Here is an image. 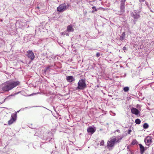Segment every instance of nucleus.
I'll use <instances>...</instances> for the list:
<instances>
[{"label": "nucleus", "instance_id": "obj_1", "mask_svg": "<svg viewBox=\"0 0 154 154\" xmlns=\"http://www.w3.org/2000/svg\"><path fill=\"white\" fill-rule=\"evenodd\" d=\"M19 84L20 82L18 81H8L3 84L2 88V90L5 92H7L12 90Z\"/></svg>", "mask_w": 154, "mask_h": 154}, {"label": "nucleus", "instance_id": "obj_2", "mask_svg": "<svg viewBox=\"0 0 154 154\" xmlns=\"http://www.w3.org/2000/svg\"><path fill=\"white\" fill-rule=\"evenodd\" d=\"M122 138V137L119 136L112 137L107 142L108 147L109 148L113 147L115 143L119 142Z\"/></svg>", "mask_w": 154, "mask_h": 154}, {"label": "nucleus", "instance_id": "obj_3", "mask_svg": "<svg viewBox=\"0 0 154 154\" xmlns=\"http://www.w3.org/2000/svg\"><path fill=\"white\" fill-rule=\"evenodd\" d=\"M77 84L78 87L76 88L77 90H83L86 87L85 81L83 79L79 80Z\"/></svg>", "mask_w": 154, "mask_h": 154}, {"label": "nucleus", "instance_id": "obj_4", "mask_svg": "<svg viewBox=\"0 0 154 154\" xmlns=\"http://www.w3.org/2000/svg\"><path fill=\"white\" fill-rule=\"evenodd\" d=\"M69 4L67 3L66 5V4L64 3L63 4H60L59 6L57 8V10L58 11L60 12H63L67 9L69 6Z\"/></svg>", "mask_w": 154, "mask_h": 154}, {"label": "nucleus", "instance_id": "obj_5", "mask_svg": "<svg viewBox=\"0 0 154 154\" xmlns=\"http://www.w3.org/2000/svg\"><path fill=\"white\" fill-rule=\"evenodd\" d=\"M153 138L151 136H147L145 139L144 141L146 145L147 146H149L152 143Z\"/></svg>", "mask_w": 154, "mask_h": 154}, {"label": "nucleus", "instance_id": "obj_6", "mask_svg": "<svg viewBox=\"0 0 154 154\" xmlns=\"http://www.w3.org/2000/svg\"><path fill=\"white\" fill-rule=\"evenodd\" d=\"M17 118V112H15L13 114H12L11 117V119L8 121V124L9 125L12 124L14 122L16 121Z\"/></svg>", "mask_w": 154, "mask_h": 154}, {"label": "nucleus", "instance_id": "obj_7", "mask_svg": "<svg viewBox=\"0 0 154 154\" xmlns=\"http://www.w3.org/2000/svg\"><path fill=\"white\" fill-rule=\"evenodd\" d=\"M131 17L135 20L137 19L140 17V15L137 12V11L136 10L132 12L131 14Z\"/></svg>", "mask_w": 154, "mask_h": 154}, {"label": "nucleus", "instance_id": "obj_8", "mask_svg": "<svg viewBox=\"0 0 154 154\" xmlns=\"http://www.w3.org/2000/svg\"><path fill=\"white\" fill-rule=\"evenodd\" d=\"M27 55L28 57L31 60H33L35 57V56L32 51L29 50L27 51Z\"/></svg>", "mask_w": 154, "mask_h": 154}, {"label": "nucleus", "instance_id": "obj_9", "mask_svg": "<svg viewBox=\"0 0 154 154\" xmlns=\"http://www.w3.org/2000/svg\"><path fill=\"white\" fill-rule=\"evenodd\" d=\"M126 0H121L120 2L121 11L124 12L125 11V2Z\"/></svg>", "mask_w": 154, "mask_h": 154}, {"label": "nucleus", "instance_id": "obj_10", "mask_svg": "<svg viewBox=\"0 0 154 154\" xmlns=\"http://www.w3.org/2000/svg\"><path fill=\"white\" fill-rule=\"evenodd\" d=\"M95 129L94 128L89 127L88 128L87 131L88 133L92 134L95 132Z\"/></svg>", "mask_w": 154, "mask_h": 154}, {"label": "nucleus", "instance_id": "obj_11", "mask_svg": "<svg viewBox=\"0 0 154 154\" xmlns=\"http://www.w3.org/2000/svg\"><path fill=\"white\" fill-rule=\"evenodd\" d=\"M17 23L19 24V27L20 28H23L24 27H25V26L26 25V23L20 21L18 22Z\"/></svg>", "mask_w": 154, "mask_h": 154}, {"label": "nucleus", "instance_id": "obj_12", "mask_svg": "<svg viewBox=\"0 0 154 154\" xmlns=\"http://www.w3.org/2000/svg\"><path fill=\"white\" fill-rule=\"evenodd\" d=\"M66 79L67 81L69 82H72L75 80V79L72 76H66Z\"/></svg>", "mask_w": 154, "mask_h": 154}, {"label": "nucleus", "instance_id": "obj_13", "mask_svg": "<svg viewBox=\"0 0 154 154\" xmlns=\"http://www.w3.org/2000/svg\"><path fill=\"white\" fill-rule=\"evenodd\" d=\"M131 112L132 113L136 115H138L139 113V111L138 110L135 108H132L131 109Z\"/></svg>", "mask_w": 154, "mask_h": 154}, {"label": "nucleus", "instance_id": "obj_14", "mask_svg": "<svg viewBox=\"0 0 154 154\" xmlns=\"http://www.w3.org/2000/svg\"><path fill=\"white\" fill-rule=\"evenodd\" d=\"M67 30L68 32H72L74 31V29L72 27V25H69L67 26Z\"/></svg>", "mask_w": 154, "mask_h": 154}, {"label": "nucleus", "instance_id": "obj_15", "mask_svg": "<svg viewBox=\"0 0 154 154\" xmlns=\"http://www.w3.org/2000/svg\"><path fill=\"white\" fill-rule=\"evenodd\" d=\"M139 146L140 148V152L141 154L143 153L145 151L144 147L141 144H139Z\"/></svg>", "mask_w": 154, "mask_h": 154}, {"label": "nucleus", "instance_id": "obj_16", "mask_svg": "<svg viewBox=\"0 0 154 154\" xmlns=\"http://www.w3.org/2000/svg\"><path fill=\"white\" fill-rule=\"evenodd\" d=\"M149 125L146 123H145L143 125V128L144 129H146L148 128Z\"/></svg>", "mask_w": 154, "mask_h": 154}, {"label": "nucleus", "instance_id": "obj_17", "mask_svg": "<svg viewBox=\"0 0 154 154\" xmlns=\"http://www.w3.org/2000/svg\"><path fill=\"white\" fill-rule=\"evenodd\" d=\"M141 122L140 120L139 119H137L135 120V123L136 124H139Z\"/></svg>", "mask_w": 154, "mask_h": 154}, {"label": "nucleus", "instance_id": "obj_18", "mask_svg": "<svg viewBox=\"0 0 154 154\" xmlns=\"http://www.w3.org/2000/svg\"><path fill=\"white\" fill-rule=\"evenodd\" d=\"M35 35H32V34H29L28 35V38H35Z\"/></svg>", "mask_w": 154, "mask_h": 154}, {"label": "nucleus", "instance_id": "obj_19", "mask_svg": "<svg viewBox=\"0 0 154 154\" xmlns=\"http://www.w3.org/2000/svg\"><path fill=\"white\" fill-rule=\"evenodd\" d=\"M129 90V87H126L124 88L123 90L125 92H127Z\"/></svg>", "mask_w": 154, "mask_h": 154}, {"label": "nucleus", "instance_id": "obj_20", "mask_svg": "<svg viewBox=\"0 0 154 154\" xmlns=\"http://www.w3.org/2000/svg\"><path fill=\"white\" fill-rule=\"evenodd\" d=\"M125 32H124L122 33V35L120 37H122V38H124L125 37Z\"/></svg>", "mask_w": 154, "mask_h": 154}, {"label": "nucleus", "instance_id": "obj_21", "mask_svg": "<svg viewBox=\"0 0 154 154\" xmlns=\"http://www.w3.org/2000/svg\"><path fill=\"white\" fill-rule=\"evenodd\" d=\"M50 69V67L49 66L47 67L46 69H45V72H48V71H49Z\"/></svg>", "mask_w": 154, "mask_h": 154}, {"label": "nucleus", "instance_id": "obj_22", "mask_svg": "<svg viewBox=\"0 0 154 154\" xmlns=\"http://www.w3.org/2000/svg\"><path fill=\"white\" fill-rule=\"evenodd\" d=\"M104 142L103 140H102L100 143V145L101 146H103L104 144Z\"/></svg>", "mask_w": 154, "mask_h": 154}, {"label": "nucleus", "instance_id": "obj_23", "mask_svg": "<svg viewBox=\"0 0 154 154\" xmlns=\"http://www.w3.org/2000/svg\"><path fill=\"white\" fill-rule=\"evenodd\" d=\"M92 9L95 11H97V9L95 6H93L92 7Z\"/></svg>", "mask_w": 154, "mask_h": 154}, {"label": "nucleus", "instance_id": "obj_24", "mask_svg": "<svg viewBox=\"0 0 154 154\" xmlns=\"http://www.w3.org/2000/svg\"><path fill=\"white\" fill-rule=\"evenodd\" d=\"M20 93V92H18L17 93H15L14 94H11V95H10V96H8V97H10L11 96H14V95H16L17 94H18Z\"/></svg>", "mask_w": 154, "mask_h": 154}, {"label": "nucleus", "instance_id": "obj_25", "mask_svg": "<svg viewBox=\"0 0 154 154\" xmlns=\"http://www.w3.org/2000/svg\"><path fill=\"white\" fill-rule=\"evenodd\" d=\"M136 142V140H133L132 142V143H131L132 144V145H134L135 144Z\"/></svg>", "mask_w": 154, "mask_h": 154}, {"label": "nucleus", "instance_id": "obj_26", "mask_svg": "<svg viewBox=\"0 0 154 154\" xmlns=\"http://www.w3.org/2000/svg\"><path fill=\"white\" fill-rule=\"evenodd\" d=\"M100 56V54L99 53H97V54H96V56L97 57H99Z\"/></svg>", "mask_w": 154, "mask_h": 154}, {"label": "nucleus", "instance_id": "obj_27", "mask_svg": "<svg viewBox=\"0 0 154 154\" xmlns=\"http://www.w3.org/2000/svg\"><path fill=\"white\" fill-rule=\"evenodd\" d=\"M137 107L138 108H140L141 107V106L140 105L137 104Z\"/></svg>", "mask_w": 154, "mask_h": 154}, {"label": "nucleus", "instance_id": "obj_28", "mask_svg": "<svg viewBox=\"0 0 154 154\" xmlns=\"http://www.w3.org/2000/svg\"><path fill=\"white\" fill-rule=\"evenodd\" d=\"M60 39H58V40H57V41L58 43H59V44L60 45V44H61V43L60 42Z\"/></svg>", "mask_w": 154, "mask_h": 154}, {"label": "nucleus", "instance_id": "obj_29", "mask_svg": "<svg viewBox=\"0 0 154 154\" xmlns=\"http://www.w3.org/2000/svg\"><path fill=\"white\" fill-rule=\"evenodd\" d=\"M131 130H129L128 131V134H130L131 132Z\"/></svg>", "mask_w": 154, "mask_h": 154}, {"label": "nucleus", "instance_id": "obj_30", "mask_svg": "<svg viewBox=\"0 0 154 154\" xmlns=\"http://www.w3.org/2000/svg\"><path fill=\"white\" fill-rule=\"evenodd\" d=\"M126 47H124L123 48V50H126Z\"/></svg>", "mask_w": 154, "mask_h": 154}, {"label": "nucleus", "instance_id": "obj_31", "mask_svg": "<svg viewBox=\"0 0 154 154\" xmlns=\"http://www.w3.org/2000/svg\"><path fill=\"white\" fill-rule=\"evenodd\" d=\"M65 33H65V32L64 33V32H62V33H61V34H62V35H65Z\"/></svg>", "mask_w": 154, "mask_h": 154}, {"label": "nucleus", "instance_id": "obj_32", "mask_svg": "<svg viewBox=\"0 0 154 154\" xmlns=\"http://www.w3.org/2000/svg\"><path fill=\"white\" fill-rule=\"evenodd\" d=\"M116 131H119V130H116Z\"/></svg>", "mask_w": 154, "mask_h": 154}, {"label": "nucleus", "instance_id": "obj_33", "mask_svg": "<svg viewBox=\"0 0 154 154\" xmlns=\"http://www.w3.org/2000/svg\"><path fill=\"white\" fill-rule=\"evenodd\" d=\"M37 8H38V9H39V7H37Z\"/></svg>", "mask_w": 154, "mask_h": 154}, {"label": "nucleus", "instance_id": "obj_34", "mask_svg": "<svg viewBox=\"0 0 154 154\" xmlns=\"http://www.w3.org/2000/svg\"><path fill=\"white\" fill-rule=\"evenodd\" d=\"M94 2V1H90V2Z\"/></svg>", "mask_w": 154, "mask_h": 154}, {"label": "nucleus", "instance_id": "obj_35", "mask_svg": "<svg viewBox=\"0 0 154 154\" xmlns=\"http://www.w3.org/2000/svg\"><path fill=\"white\" fill-rule=\"evenodd\" d=\"M94 11H92V13H94Z\"/></svg>", "mask_w": 154, "mask_h": 154}, {"label": "nucleus", "instance_id": "obj_36", "mask_svg": "<svg viewBox=\"0 0 154 154\" xmlns=\"http://www.w3.org/2000/svg\"><path fill=\"white\" fill-rule=\"evenodd\" d=\"M34 30L36 32V29H35Z\"/></svg>", "mask_w": 154, "mask_h": 154}, {"label": "nucleus", "instance_id": "obj_37", "mask_svg": "<svg viewBox=\"0 0 154 154\" xmlns=\"http://www.w3.org/2000/svg\"><path fill=\"white\" fill-rule=\"evenodd\" d=\"M19 111H20V110H18V111L17 112H19Z\"/></svg>", "mask_w": 154, "mask_h": 154}, {"label": "nucleus", "instance_id": "obj_38", "mask_svg": "<svg viewBox=\"0 0 154 154\" xmlns=\"http://www.w3.org/2000/svg\"><path fill=\"white\" fill-rule=\"evenodd\" d=\"M2 20H1V21H2Z\"/></svg>", "mask_w": 154, "mask_h": 154}, {"label": "nucleus", "instance_id": "obj_39", "mask_svg": "<svg viewBox=\"0 0 154 154\" xmlns=\"http://www.w3.org/2000/svg\"><path fill=\"white\" fill-rule=\"evenodd\" d=\"M38 44V43H35V44Z\"/></svg>", "mask_w": 154, "mask_h": 154}, {"label": "nucleus", "instance_id": "obj_40", "mask_svg": "<svg viewBox=\"0 0 154 154\" xmlns=\"http://www.w3.org/2000/svg\"><path fill=\"white\" fill-rule=\"evenodd\" d=\"M39 93H37V94H39Z\"/></svg>", "mask_w": 154, "mask_h": 154}, {"label": "nucleus", "instance_id": "obj_41", "mask_svg": "<svg viewBox=\"0 0 154 154\" xmlns=\"http://www.w3.org/2000/svg\"><path fill=\"white\" fill-rule=\"evenodd\" d=\"M102 8L103 9V8H101V9H102Z\"/></svg>", "mask_w": 154, "mask_h": 154}]
</instances>
